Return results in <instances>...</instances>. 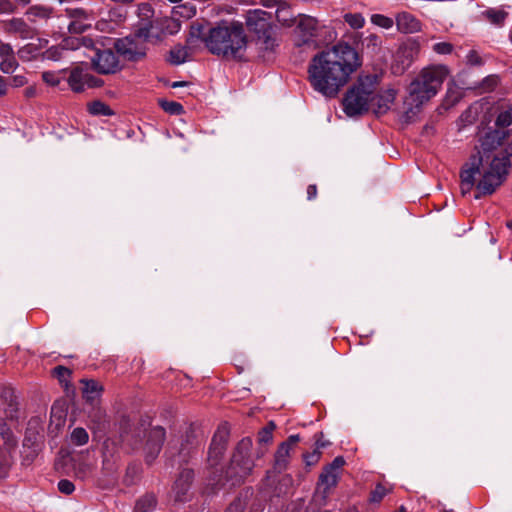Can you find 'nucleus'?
Returning <instances> with one entry per match:
<instances>
[{"label": "nucleus", "instance_id": "nucleus-1", "mask_svg": "<svg viewBox=\"0 0 512 512\" xmlns=\"http://www.w3.org/2000/svg\"><path fill=\"white\" fill-rule=\"evenodd\" d=\"M506 137L507 133L495 129L480 137L477 153L469 158L460 173L463 194L475 187V199H480L493 194L504 183L512 164V146L493 153Z\"/></svg>", "mask_w": 512, "mask_h": 512}, {"label": "nucleus", "instance_id": "nucleus-2", "mask_svg": "<svg viewBox=\"0 0 512 512\" xmlns=\"http://www.w3.org/2000/svg\"><path fill=\"white\" fill-rule=\"evenodd\" d=\"M361 65L357 51L347 43L316 54L309 65L311 86L326 98H334Z\"/></svg>", "mask_w": 512, "mask_h": 512}, {"label": "nucleus", "instance_id": "nucleus-3", "mask_svg": "<svg viewBox=\"0 0 512 512\" xmlns=\"http://www.w3.org/2000/svg\"><path fill=\"white\" fill-rule=\"evenodd\" d=\"M200 40L207 50L217 56L239 59L247 47V36L239 22L220 21L211 25L205 20L191 23L187 41Z\"/></svg>", "mask_w": 512, "mask_h": 512}, {"label": "nucleus", "instance_id": "nucleus-4", "mask_svg": "<svg viewBox=\"0 0 512 512\" xmlns=\"http://www.w3.org/2000/svg\"><path fill=\"white\" fill-rule=\"evenodd\" d=\"M448 73L444 65L424 68L409 86V104L419 110L425 102L438 93Z\"/></svg>", "mask_w": 512, "mask_h": 512}, {"label": "nucleus", "instance_id": "nucleus-5", "mask_svg": "<svg viewBox=\"0 0 512 512\" xmlns=\"http://www.w3.org/2000/svg\"><path fill=\"white\" fill-rule=\"evenodd\" d=\"M375 90V83L370 77L360 78L344 95L342 101L344 113L354 117L367 112Z\"/></svg>", "mask_w": 512, "mask_h": 512}, {"label": "nucleus", "instance_id": "nucleus-6", "mask_svg": "<svg viewBox=\"0 0 512 512\" xmlns=\"http://www.w3.org/2000/svg\"><path fill=\"white\" fill-rule=\"evenodd\" d=\"M252 439L245 437L239 441L232 455L230 464L226 470L225 477L231 485H239L254 468V462L251 459Z\"/></svg>", "mask_w": 512, "mask_h": 512}, {"label": "nucleus", "instance_id": "nucleus-7", "mask_svg": "<svg viewBox=\"0 0 512 512\" xmlns=\"http://www.w3.org/2000/svg\"><path fill=\"white\" fill-rule=\"evenodd\" d=\"M246 25L256 35V43L261 50L273 51L277 46L275 31L271 24V15L261 9L249 11Z\"/></svg>", "mask_w": 512, "mask_h": 512}, {"label": "nucleus", "instance_id": "nucleus-8", "mask_svg": "<svg viewBox=\"0 0 512 512\" xmlns=\"http://www.w3.org/2000/svg\"><path fill=\"white\" fill-rule=\"evenodd\" d=\"M81 44L94 50L90 57L92 66L96 72L103 75L115 74L122 69L121 60L111 48L96 47L94 41L88 37H81Z\"/></svg>", "mask_w": 512, "mask_h": 512}, {"label": "nucleus", "instance_id": "nucleus-9", "mask_svg": "<svg viewBox=\"0 0 512 512\" xmlns=\"http://www.w3.org/2000/svg\"><path fill=\"white\" fill-rule=\"evenodd\" d=\"M18 441L13 432L6 427L0 428V477H6L13 463V454Z\"/></svg>", "mask_w": 512, "mask_h": 512}, {"label": "nucleus", "instance_id": "nucleus-10", "mask_svg": "<svg viewBox=\"0 0 512 512\" xmlns=\"http://www.w3.org/2000/svg\"><path fill=\"white\" fill-rule=\"evenodd\" d=\"M114 48L119 58L126 61H138L146 54V45L132 35L117 39Z\"/></svg>", "mask_w": 512, "mask_h": 512}, {"label": "nucleus", "instance_id": "nucleus-11", "mask_svg": "<svg viewBox=\"0 0 512 512\" xmlns=\"http://www.w3.org/2000/svg\"><path fill=\"white\" fill-rule=\"evenodd\" d=\"M68 23L67 30L71 34H81L92 26L96 15L92 10L83 8H67L65 10Z\"/></svg>", "mask_w": 512, "mask_h": 512}, {"label": "nucleus", "instance_id": "nucleus-12", "mask_svg": "<svg viewBox=\"0 0 512 512\" xmlns=\"http://www.w3.org/2000/svg\"><path fill=\"white\" fill-rule=\"evenodd\" d=\"M317 20L311 16H301L295 29L294 37L297 46L308 45L314 41Z\"/></svg>", "mask_w": 512, "mask_h": 512}, {"label": "nucleus", "instance_id": "nucleus-13", "mask_svg": "<svg viewBox=\"0 0 512 512\" xmlns=\"http://www.w3.org/2000/svg\"><path fill=\"white\" fill-rule=\"evenodd\" d=\"M298 434L290 435L287 440L282 442L274 454V470L278 473L285 471L289 465L291 452L299 442Z\"/></svg>", "mask_w": 512, "mask_h": 512}, {"label": "nucleus", "instance_id": "nucleus-14", "mask_svg": "<svg viewBox=\"0 0 512 512\" xmlns=\"http://www.w3.org/2000/svg\"><path fill=\"white\" fill-rule=\"evenodd\" d=\"M228 436L226 427H219L215 432L208 450V463L211 467H216L219 464L226 450Z\"/></svg>", "mask_w": 512, "mask_h": 512}, {"label": "nucleus", "instance_id": "nucleus-15", "mask_svg": "<svg viewBox=\"0 0 512 512\" xmlns=\"http://www.w3.org/2000/svg\"><path fill=\"white\" fill-rule=\"evenodd\" d=\"M165 435V429L161 426H155L150 429L144 447L145 460L148 464L153 463V461L156 459L159 452L161 451L163 442L165 440Z\"/></svg>", "mask_w": 512, "mask_h": 512}, {"label": "nucleus", "instance_id": "nucleus-16", "mask_svg": "<svg viewBox=\"0 0 512 512\" xmlns=\"http://www.w3.org/2000/svg\"><path fill=\"white\" fill-rule=\"evenodd\" d=\"M194 479V472L191 469H183L177 476L173 486L172 494L175 502H186L189 500V490Z\"/></svg>", "mask_w": 512, "mask_h": 512}, {"label": "nucleus", "instance_id": "nucleus-17", "mask_svg": "<svg viewBox=\"0 0 512 512\" xmlns=\"http://www.w3.org/2000/svg\"><path fill=\"white\" fill-rule=\"evenodd\" d=\"M396 98V90L387 89L379 94L373 93V99L370 102V107L377 115L385 114L393 104Z\"/></svg>", "mask_w": 512, "mask_h": 512}, {"label": "nucleus", "instance_id": "nucleus-18", "mask_svg": "<svg viewBox=\"0 0 512 512\" xmlns=\"http://www.w3.org/2000/svg\"><path fill=\"white\" fill-rule=\"evenodd\" d=\"M88 67L77 65L69 70L67 82L73 92L80 93L86 89Z\"/></svg>", "mask_w": 512, "mask_h": 512}, {"label": "nucleus", "instance_id": "nucleus-19", "mask_svg": "<svg viewBox=\"0 0 512 512\" xmlns=\"http://www.w3.org/2000/svg\"><path fill=\"white\" fill-rule=\"evenodd\" d=\"M395 22L397 29L401 33L411 34L421 29L420 21L414 15L406 11L398 13Z\"/></svg>", "mask_w": 512, "mask_h": 512}, {"label": "nucleus", "instance_id": "nucleus-20", "mask_svg": "<svg viewBox=\"0 0 512 512\" xmlns=\"http://www.w3.org/2000/svg\"><path fill=\"white\" fill-rule=\"evenodd\" d=\"M81 44V38H66L61 46H52L44 53V57L49 60L57 61L63 57L64 51L68 49H78Z\"/></svg>", "mask_w": 512, "mask_h": 512}, {"label": "nucleus", "instance_id": "nucleus-21", "mask_svg": "<svg viewBox=\"0 0 512 512\" xmlns=\"http://www.w3.org/2000/svg\"><path fill=\"white\" fill-rule=\"evenodd\" d=\"M412 63V52L407 48H399L396 53L392 70L394 74H402Z\"/></svg>", "mask_w": 512, "mask_h": 512}, {"label": "nucleus", "instance_id": "nucleus-22", "mask_svg": "<svg viewBox=\"0 0 512 512\" xmlns=\"http://www.w3.org/2000/svg\"><path fill=\"white\" fill-rule=\"evenodd\" d=\"M8 26L10 32L17 33L23 39L31 38L33 35L32 28L21 18H13Z\"/></svg>", "mask_w": 512, "mask_h": 512}, {"label": "nucleus", "instance_id": "nucleus-23", "mask_svg": "<svg viewBox=\"0 0 512 512\" xmlns=\"http://www.w3.org/2000/svg\"><path fill=\"white\" fill-rule=\"evenodd\" d=\"M26 15L31 22L47 20L52 17L53 9L48 6L34 5L27 10Z\"/></svg>", "mask_w": 512, "mask_h": 512}, {"label": "nucleus", "instance_id": "nucleus-24", "mask_svg": "<svg viewBox=\"0 0 512 512\" xmlns=\"http://www.w3.org/2000/svg\"><path fill=\"white\" fill-rule=\"evenodd\" d=\"M382 37L377 34H369L361 41L362 49L372 55L378 54L382 47Z\"/></svg>", "mask_w": 512, "mask_h": 512}, {"label": "nucleus", "instance_id": "nucleus-25", "mask_svg": "<svg viewBox=\"0 0 512 512\" xmlns=\"http://www.w3.org/2000/svg\"><path fill=\"white\" fill-rule=\"evenodd\" d=\"M338 477V472L329 470L327 467L323 469V472L319 477V486H324V494H326L332 487L336 486Z\"/></svg>", "mask_w": 512, "mask_h": 512}, {"label": "nucleus", "instance_id": "nucleus-26", "mask_svg": "<svg viewBox=\"0 0 512 512\" xmlns=\"http://www.w3.org/2000/svg\"><path fill=\"white\" fill-rule=\"evenodd\" d=\"M495 124L496 130L504 131L507 135L512 131V106L498 114Z\"/></svg>", "mask_w": 512, "mask_h": 512}, {"label": "nucleus", "instance_id": "nucleus-27", "mask_svg": "<svg viewBox=\"0 0 512 512\" xmlns=\"http://www.w3.org/2000/svg\"><path fill=\"white\" fill-rule=\"evenodd\" d=\"M156 505V496L154 494H146L136 502L134 512H151L155 509Z\"/></svg>", "mask_w": 512, "mask_h": 512}, {"label": "nucleus", "instance_id": "nucleus-28", "mask_svg": "<svg viewBox=\"0 0 512 512\" xmlns=\"http://www.w3.org/2000/svg\"><path fill=\"white\" fill-rule=\"evenodd\" d=\"M172 15L177 18L191 19L196 15V7L193 3L179 4L172 9Z\"/></svg>", "mask_w": 512, "mask_h": 512}, {"label": "nucleus", "instance_id": "nucleus-29", "mask_svg": "<svg viewBox=\"0 0 512 512\" xmlns=\"http://www.w3.org/2000/svg\"><path fill=\"white\" fill-rule=\"evenodd\" d=\"M152 27H153L152 21L139 22L134 33L131 35L137 37V39L140 41V43H143L145 45V43L151 37Z\"/></svg>", "mask_w": 512, "mask_h": 512}, {"label": "nucleus", "instance_id": "nucleus-30", "mask_svg": "<svg viewBox=\"0 0 512 512\" xmlns=\"http://www.w3.org/2000/svg\"><path fill=\"white\" fill-rule=\"evenodd\" d=\"M104 451H103V466L107 470H113L114 462L111 463L109 456L113 457L116 449V443L112 439H107L104 441Z\"/></svg>", "mask_w": 512, "mask_h": 512}, {"label": "nucleus", "instance_id": "nucleus-31", "mask_svg": "<svg viewBox=\"0 0 512 512\" xmlns=\"http://www.w3.org/2000/svg\"><path fill=\"white\" fill-rule=\"evenodd\" d=\"M88 111L95 116H111L114 114L108 105L98 100L89 104Z\"/></svg>", "mask_w": 512, "mask_h": 512}, {"label": "nucleus", "instance_id": "nucleus-32", "mask_svg": "<svg viewBox=\"0 0 512 512\" xmlns=\"http://www.w3.org/2000/svg\"><path fill=\"white\" fill-rule=\"evenodd\" d=\"M84 386L82 389L83 396L88 401H94L100 393L99 385L94 380H87L83 382Z\"/></svg>", "mask_w": 512, "mask_h": 512}, {"label": "nucleus", "instance_id": "nucleus-33", "mask_svg": "<svg viewBox=\"0 0 512 512\" xmlns=\"http://www.w3.org/2000/svg\"><path fill=\"white\" fill-rule=\"evenodd\" d=\"M188 56L189 54L186 47H175L170 51L169 61L171 64L180 65L187 61Z\"/></svg>", "mask_w": 512, "mask_h": 512}, {"label": "nucleus", "instance_id": "nucleus-34", "mask_svg": "<svg viewBox=\"0 0 512 512\" xmlns=\"http://www.w3.org/2000/svg\"><path fill=\"white\" fill-rule=\"evenodd\" d=\"M263 6L268 8H276V17L279 22H286L287 18H282L281 14L288 9V4L282 0H263Z\"/></svg>", "mask_w": 512, "mask_h": 512}, {"label": "nucleus", "instance_id": "nucleus-35", "mask_svg": "<svg viewBox=\"0 0 512 512\" xmlns=\"http://www.w3.org/2000/svg\"><path fill=\"white\" fill-rule=\"evenodd\" d=\"M343 19L345 23L355 30L361 29L365 25V18L361 13H345Z\"/></svg>", "mask_w": 512, "mask_h": 512}, {"label": "nucleus", "instance_id": "nucleus-36", "mask_svg": "<svg viewBox=\"0 0 512 512\" xmlns=\"http://www.w3.org/2000/svg\"><path fill=\"white\" fill-rule=\"evenodd\" d=\"M39 54L40 51L38 47L33 43L26 44L18 50L19 58L24 61H30L36 58Z\"/></svg>", "mask_w": 512, "mask_h": 512}, {"label": "nucleus", "instance_id": "nucleus-37", "mask_svg": "<svg viewBox=\"0 0 512 512\" xmlns=\"http://www.w3.org/2000/svg\"><path fill=\"white\" fill-rule=\"evenodd\" d=\"M71 443L75 446H83L88 443L89 435L82 427L73 429L70 435Z\"/></svg>", "mask_w": 512, "mask_h": 512}, {"label": "nucleus", "instance_id": "nucleus-38", "mask_svg": "<svg viewBox=\"0 0 512 512\" xmlns=\"http://www.w3.org/2000/svg\"><path fill=\"white\" fill-rule=\"evenodd\" d=\"M137 16L139 17V22L152 21L154 16V9L152 5L147 2L138 4Z\"/></svg>", "mask_w": 512, "mask_h": 512}, {"label": "nucleus", "instance_id": "nucleus-39", "mask_svg": "<svg viewBox=\"0 0 512 512\" xmlns=\"http://www.w3.org/2000/svg\"><path fill=\"white\" fill-rule=\"evenodd\" d=\"M66 70L60 71V72H54V71H45L42 73V80L49 86L56 87L58 86L61 81L64 79L62 76V73Z\"/></svg>", "mask_w": 512, "mask_h": 512}, {"label": "nucleus", "instance_id": "nucleus-40", "mask_svg": "<svg viewBox=\"0 0 512 512\" xmlns=\"http://www.w3.org/2000/svg\"><path fill=\"white\" fill-rule=\"evenodd\" d=\"M370 20L372 24L387 30L394 25V20L383 14H372Z\"/></svg>", "mask_w": 512, "mask_h": 512}, {"label": "nucleus", "instance_id": "nucleus-41", "mask_svg": "<svg viewBox=\"0 0 512 512\" xmlns=\"http://www.w3.org/2000/svg\"><path fill=\"white\" fill-rule=\"evenodd\" d=\"M159 104L165 112L171 115H180L183 112V106L179 102L160 100Z\"/></svg>", "mask_w": 512, "mask_h": 512}, {"label": "nucleus", "instance_id": "nucleus-42", "mask_svg": "<svg viewBox=\"0 0 512 512\" xmlns=\"http://www.w3.org/2000/svg\"><path fill=\"white\" fill-rule=\"evenodd\" d=\"M18 67V62L15 57H8L6 59H2L0 62V71L5 74H12Z\"/></svg>", "mask_w": 512, "mask_h": 512}, {"label": "nucleus", "instance_id": "nucleus-43", "mask_svg": "<svg viewBox=\"0 0 512 512\" xmlns=\"http://www.w3.org/2000/svg\"><path fill=\"white\" fill-rule=\"evenodd\" d=\"M388 493V490L381 484H377L370 494V502L379 503Z\"/></svg>", "mask_w": 512, "mask_h": 512}, {"label": "nucleus", "instance_id": "nucleus-44", "mask_svg": "<svg viewBox=\"0 0 512 512\" xmlns=\"http://www.w3.org/2000/svg\"><path fill=\"white\" fill-rule=\"evenodd\" d=\"M273 429L274 425L271 423L270 426H266L262 428L258 433V441L259 443L267 444L273 438Z\"/></svg>", "mask_w": 512, "mask_h": 512}, {"label": "nucleus", "instance_id": "nucleus-45", "mask_svg": "<svg viewBox=\"0 0 512 512\" xmlns=\"http://www.w3.org/2000/svg\"><path fill=\"white\" fill-rule=\"evenodd\" d=\"M321 458V452L318 449H314L312 452H307L303 454V460L306 466H314L319 462Z\"/></svg>", "mask_w": 512, "mask_h": 512}, {"label": "nucleus", "instance_id": "nucleus-46", "mask_svg": "<svg viewBox=\"0 0 512 512\" xmlns=\"http://www.w3.org/2000/svg\"><path fill=\"white\" fill-rule=\"evenodd\" d=\"M121 441L123 443H127V445H129L132 450L138 449L142 442V440L140 439V432L135 437L133 436L131 441H130V435L125 432V433L121 434Z\"/></svg>", "mask_w": 512, "mask_h": 512}, {"label": "nucleus", "instance_id": "nucleus-47", "mask_svg": "<svg viewBox=\"0 0 512 512\" xmlns=\"http://www.w3.org/2000/svg\"><path fill=\"white\" fill-rule=\"evenodd\" d=\"M246 505V499L238 497L226 508L224 512H244Z\"/></svg>", "mask_w": 512, "mask_h": 512}, {"label": "nucleus", "instance_id": "nucleus-48", "mask_svg": "<svg viewBox=\"0 0 512 512\" xmlns=\"http://www.w3.org/2000/svg\"><path fill=\"white\" fill-rule=\"evenodd\" d=\"M58 490L66 495H70L75 490V485L68 479H62L58 482Z\"/></svg>", "mask_w": 512, "mask_h": 512}, {"label": "nucleus", "instance_id": "nucleus-49", "mask_svg": "<svg viewBox=\"0 0 512 512\" xmlns=\"http://www.w3.org/2000/svg\"><path fill=\"white\" fill-rule=\"evenodd\" d=\"M488 18L495 24H501L507 15L506 12L502 10H489L487 11Z\"/></svg>", "mask_w": 512, "mask_h": 512}, {"label": "nucleus", "instance_id": "nucleus-50", "mask_svg": "<svg viewBox=\"0 0 512 512\" xmlns=\"http://www.w3.org/2000/svg\"><path fill=\"white\" fill-rule=\"evenodd\" d=\"M433 50L437 54L446 55V54H450L452 52L453 46L448 42H439V43L434 44Z\"/></svg>", "mask_w": 512, "mask_h": 512}, {"label": "nucleus", "instance_id": "nucleus-51", "mask_svg": "<svg viewBox=\"0 0 512 512\" xmlns=\"http://www.w3.org/2000/svg\"><path fill=\"white\" fill-rule=\"evenodd\" d=\"M466 58H467L468 64H470V65L480 66L483 64L481 57L479 56V54L476 51H473V50L469 51Z\"/></svg>", "mask_w": 512, "mask_h": 512}, {"label": "nucleus", "instance_id": "nucleus-52", "mask_svg": "<svg viewBox=\"0 0 512 512\" xmlns=\"http://www.w3.org/2000/svg\"><path fill=\"white\" fill-rule=\"evenodd\" d=\"M14 9L15 5L11 0H0V14H10Z\"/></svg>", "mask_w": 512, "mask_h": 512}, {"label": "nucleus", "instance_id": "nucleus-53", "mask_svg": "<svg viewBox=\"0 0 512 512\" xmlns=\"http://www.w3.org/2000/svg\"><path fill=\"white\" fill-rule=\"evenodd\" d=\"M0 57L2 59L14 57V51L11 45L0 42Z\"/></svg>", "mask_w": 512, "mask_h": 512}, {"label": "nucleus", "instance_id": "nucleus-54", "mask_svg": "<svg viewBox=\"0 0 512 512\" xmlns=\"http://www.w3.org/2000/svg\"><path fill=\"white\" fill-rule=\"evenodd\" d=\"M102 84H103V80L102 79L93 76L88 71L86 88L100 87V86H102Z\"/></svg>", "mask_w": 512, "mask_h": 512}, {"label": "nucleus", "instance_id": "nucleus-55", "mask_svg": "<svg viewBox=\"0 0 512 512\" xmlns=\"http://www.w3.org/2000/svg\"><path fill=\"white\" fill-rule=\"evenodd\" d=\"M345 464V460L343 457H336L328 466H326L329 470L338 472V470Z\"/></svg>", "mask_w": 512, "mask_h": 512}, {"label": "nucleus", "instance_id": "nucleus-56", "mask_svg": "<svg viewBox=\"0 0 512 512\" xmlns=\"http://www.w3.org/2000/svg\"><path fill=\"white\" fill-rule=\"evenodd\" d=\"M54 374L62 380L70 375V370L64 366H57L54 368Z\"/></svg>", "mask_w": 512, "mask_h": 512}, {"label": "nucleus", "instance_id": "nucleus-57", "mask_svg": "<svg viewBox=\"0 0 512 512\" xmlns=\"http://www.w3.org/2000/svg\"><path fill=\"white\" fill-rule=\"evenodd\" d=\"M8 92V82L0 75V98L5 96Z\"/></svg>", "mask_w": 512, "mask_h": 512}, {"label": "nucleus", "instance_id": "nucleus-58", "mask_svg": "<svg viewBox=\"0 0 512 512\" xmlns=\"http://www.w3.org/2000/svg\"><path fill=\"white\" fill-rule=\"evenodd\" d=\"M317 195V187L316 185H309L307 188V198L308 200H312Z\"/></svg>", "mask_w": 512, "mask_h": 512}, {"label": "nucleus", "instance_id": "nucleus-59", "mask_svg": "<svg viewBox=\"0 0 512 512\" xmlns=\"http://www.w3.org/2000/svg\"><path fill=\"white\" fill-rule=\"evenodd\" d=\"M96 28L98 30L104 31L109 28V24L105 21H100L96 23Z\"/></svg>", "mask_w": 512, "mask_h": 512}, {"label": "nucleus", "instance_id": "nucleus-60", "mask_svg": "<svg viewBox=\"0 0 512 512\" xmlns=\"http://www.w3.org/2000/svg\"><path fill=\"white\" fill-rule=\"evenodd\" d=\"M14 82H15V86H21L25 83V78L23 76H15Z\"/></svg>", "mask_w": 512, "mask_h": 512}, {"label": "nucleus", "instance_id": "nucleus-61", "mask_svg": "<svg viewBox=\"0 0 512 512\" xmlns=\"http://www.w3.org/2000/svg\"><path fill=\"white\" fill-rule=\"evenodd\" d=\"M327 446V442L323 441L321 438L316 440V449L324 448Z\"/></svg>", "mask_w": 512, "mask_h": 512}, {"label": "nucleus", "instance_id": "nucleus-62", "mask_svg": "<svg viewBox=\"0 0 512 512\" xmlns=\"http://www.w3.org/2000/svg\"><path fill=\"white\" fill-rule=\"evenodd\" d=\"M14 4H20L22 6H25L30 3V0H11Z\"/></svg>", "mask_w": 512, "mask_h": 512}, {"label": "nucleus", "instance_id": "nucleus-63", "mask_svg": "<svg viewBox=\"0 0 512 512\" xmlns=\"http://www.w3.org/2000/svg\"><path fill=\"white\" fill-rule=\"evenodd\" d=\"M109 15H124V12L121 9H114L109 12Z\"/></svg>", "mask_w": 512, "mask_h": 512}, {"label": "nucleus", "instance_id": "nucleus-64", "mask_svg": "<svg viewBox=\"0 0 512 512\" xmlns=\"http://www.w3.org/2000/svg\"><path fill=\"white\" fill-rule=\"evenodd\" d=\"M263 510V505L262 504H258L257 508H251V511L250 512H260Z\"/></svg>", "mask_w": 512, "mask_h": 512}]
</instances>
